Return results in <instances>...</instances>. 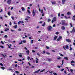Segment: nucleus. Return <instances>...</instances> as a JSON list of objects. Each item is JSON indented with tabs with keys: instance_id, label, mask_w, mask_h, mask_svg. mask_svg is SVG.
I'll return each instance as SVG.
<instances>
[{
	"instance_id": "nucleus-11",
	"label": "nucleus",
	"mask_w": 75,
	"mask_h": 75,
	"mask_svg": "<svg viewBox=\"0 0 75 75\" xmlns=\"http://www.w3.org/2000/svg\"><path fill=\"white\" fill-rule=\"evenodd\" d=\"M65 27L64 26H62V29L63 30H65Z\"/></svg>"
},
{
	"instance_id": "nucleus-24",
	"label": "nucleus",
	"mask_w": 75,
	"mask_h": 75,
	"mask_svg": "<svg viewBox=\"0 0 75 75\" xmlns=\"http://www.w3.org/2000/svg\"><path fill=\"white\" fill-rule=\"evenodd\" d=\"M19 57L21 58V57H23V56L21 54H19Z\"/></svg>"
},
{
	"instance_id": "nucleus-37",
	"label": "nucleus",
	"mask_w": 75,
	"mask_h": 75,
	"mask_svg": "<svg viewBox=\"0 0 75 75\" xmlns=\"http://www.w3.org/2000/svg\"><path fill=\"white\" fill-rule=\"evenodd\" d=\"M19 44L20 45L21 44H23V42H22V41H21V42L19 43Z\"/></svg>"
},
{
	"instance_id": "nucleus-63",
	"label": "nucleus",
	"mask_w": 75,
	"mask_h": 75,
	"mask_svg": "<svg viewBox=\"0 0 75 75\" xmlns=\"http://www.w3.org/2000/svg\"><path fill=\"white\" fill-rule=\"evenodd\" d=\"M61 16H64V14H61Z\"/></svg>"
},
{
	"instance_id": "nucleus-12",
	"label": "nucleus",
	"mask_w": 75,
	"mask_h": 75,
	"mask_svg": "<svg viewBox=\"0 0 75 75\" xmlns=\"http://www.w3.org/2000/svg\"><path fill=\"white\" fill-rule=\"evenodd\" d=\"M51 3L52 4H56V2H55V1H54L53 2L52 1Z\"/></svg>"
},
{
	"instance_id": "nucleus-17",
	"label": "nucleus",
	"mask_w": 75,
	"mask_h": 75,
	"mask_svg": "<svg viewBox=\"0 0 75 75\" xmlns=\"http://www.w3.org/2000/svg\"><path fill=\"white\" fill-rule=\"evenodd\" d=\"M8 30H9V28H6L5 30V31H8Z\"/></svg>"
},
{
	"instance_id": "nucleus-25",
	"label": "nucleus",
	"mask_w": 75,
	"mask_h": 75,
	"mask_svg": "<svg viewBox=\"0 0 75 75\" xmlns=\"http://www.w3.org/2000/svg\"><path fill=\"white\" fill-rule=\"evenodd\" d=\"M22 11H24V10H25V9H24V7H22Z\"/></svg>"
},
{
	"instance_id": "nucleus-55",
	"label": "nucleus",
	"mask_w": 75,
	"mask_h": 75,
	"mask_svg": "<svg viewBox=\"0 0 75 75\" xmlns=\"http://www.w3.org/2000/svg\"><path fill=\"white\" fill-rule=\"evenodd\" d=\"M70 71H71V72H73V69H71L70 70Z\"/></svg>"
},
{
	"instance_id": "nucleus-22",
	"label": "nucleus",
	"mask_w": 75,
	"mask_h": 75,
	"mask_svg": "<svg viewBox=\"0 0 75 75\" xmlns=\"http://www.w3.org/2000/svg\"><path fill=\"white\" fill-rule=\"evenodd\" d=\"M22 42H23V43H25V42H27V41H26V40H23V41Z\"/></svg>"
},
{
	"instance_id": "nucleus-60",
	"label": "nucleus",
	"mask_w": 75,
	"mask_h": 75,
	"mask_svg": "<svg viewBox=\"0 0 75 75\" xmlns=\"http://www.w3.org/2000/svg\"><path fill=\"white\" fill-rule=\"evenodd\" d=\"M46 48H47V49H49V48H50L48 46H46Z\"/></svg>"
},
{
	"instance_id": "nucleus-61",
	"label": "nucleus",
	"mask_w": 75,
	"mask_h": 75,
	"mask_svg": "<svg viewBox=\"0 0 75 75\" xmlns=\"http://www.w3.org/2000/svg\"><path fill=\"white\" fill-rule=\"evenodd\" d=\"M64 69H61V71H64Z\"/></svg>"
},
{
	"instance_id": "nucleus-44",
	"label": "nucleus",
	"mask_w": 75,
	"mask_h": 75,
	"mask_svg": "<svg viewBox=\"0 0 75 75\" xmlns=\"http://www.w3.org/2000/svg\"><path fill=\"white\" fill-rule=\"evenodd\" d=\"M34 41V40H31V44H33V41Z\"/></svg>"
},
{
	"instance_id": "nucleus-26",
	"label": "nucleus",
	"mask_w": 75,
	"mask_h": 75,
	"mask_svg": "<svg viewBox=\"0 0 75 75\" xmlns=\"http://www.w3.org/2000/svg\"><path fill=\"white\" fill-rule=\"evenodd\" d=\"M42 54H45V51H43V53H41Z\"/></svg>"
},
{
	"instance_id": "nucleus-3",
	"label": "nucleus",
	"mask_w": 75,
	"mask_h": 75,
	"mask_svg": "<svg viewBox=\"0 0 75 75\" xmlns=\"http://www.w3.org/2000/svg\"><path fill=\"white\" fill-rule=\"evenodd\" d=\"M57 21V18L56 17H54L53 18V20L52 21V23H53L54 21Z\"/></svg>"
},
{
	"instance_id": "nucleus-28",
	"label": "nucleus",
	"mask_w": 75,
	"mask_h": 75,
	"mask_svg": "<svg viewBox=\"0 0 75 75\" xmlns=\"http://www.w3.org/2000/svg\"><path fill=\"white\" fill-rule=\"evenodd\" d=\"M56 34L58 35V34H59V32H56L55 33Z\"/></svg>"
},
{
	"instance_id": "nucleus-41",
	"label": "nucleus",
	"mask_w": 75,
	"mask_h": 75,
	"mask_svg": "<svg viewBox=\"0 0 75 75\" xmlns=\"http://www.w3.org/2000/svg\"><path fill=\"white\" fill-rule=\"evenodd\" d=\"M21 21H19L18 23V24H20L21 23Z\"/></svg>"
},
{
	"instance_id": "nucleus-47",
	"label": "nucleus",
	"mask_w": 75,
	"mask_h": 75,
	"mask_svg": "<svg viewBox=\"0 0 75 75\" xmlns=\"http://www.w3.org/2000/svg\"><path fill=\"white\" fill-rule=\"evenodd\" d=\"M32 52H33V53H34V52H35V51L34 50H32Z\"/></svg>"
},
{
	"instance_id": "nucleus-18",
	"label": "nucleus",
	"mask_w": 75,
	"mask_h": 75,
	"mask_svg": "<svg viewBox=\"0 0 75 75\" xmlns=\"http://www.w3.org/2000/svg\"><path fill=\"white\" fill-rule=\"evenodd\" d=\"M66 49H68V48H69V47L68 45H66Z\"/></svg>"
},
{
	"instance_id": "nucleus-49",
	"label": "nucleus",
	"mask_w": 75,
	"mask_h": 75,
	"mask_svg": "<svg viewBox=\"0 0 75 75\" xmlns=\"http://www.w3.org/2000/svg\"><path fill=\"white\" fill-rule=\"evenodd\" d=\"M61 39H60L59 38H58V39H57V41H59Z\"/></svg>"
},
{
	"instance_id": "nucleus-15",
	"label": "nucleus",
	"mask_w": 75,
	"mask_h": 75,
	"mask_svg": "<svg viewBox=\"0 0 75 75\" xmlns=\"http://www.w3.org/2000/svg\"><path fill=\"white\" fill-rule=\"evenodd\" d=\"M17 25H16L14 26H13V28H17Z\"/></svg>"
},
{
	"instance_id": "nucleus-21",
	"label": "nucleus",
	"mask_w": 75,
	"mask_h": 75,
	"mask_svg": "<svg viewBox=\"0 0 75 75\" xmlns=\"http://www.w3.org/2000/svg\"><path fill=\"white\" fill-rule=\"evenodd\" d=\"M42 25L43 27H44V26H45V23L44 22L43 23V24Z\"/></svg>"
},
{
	"instance_id": "nucleus-50",
	"label": "nucleus",
	"mask_w": 75,
	"mask_h": 75,
	"mask_svg": "<svg viewBox=\"0 0 75 75\" xmlns=\"http://www.w3.org/2000/svg\"><path fill=\"white\" fill-rule=\"evenodd\" d=\"M0 47H1V48H4V47H3V46L2 45H0Z\"/></svg>"
},
{
	"instance_id": "nucleus-40",
	"label": "nucleus",
	"mask_w": 75,
	"mask_h": 75,
	"mask_svg": "<svg viewBox=\"0 0 75 75\" xmlns=\"http://www.w3.org/2000/svg\"><path fill=\"white\" fill-rule=\"evenodd\" d=\"M1 55H2V56H3V57H4V58H6V57H5V56H4V54H1Z\"/></svg>"
},
{
	"instance_id": "nucleus-27",
	"label": "nucleus",
	"mask_w": 75,
	"mask_h": 75,
	"mask_svg": "<svg viewBox=\"0 0 75 75\" xmlns=\"http://www.w3.org/2000/svg\"><path fill=\"white\" fill-rule=\"evenodd\" d=\"M59 38L61 40V39H62V36H60L59 37Z\"/></svg>"
},
{
	"instance_id": "nucleus-31",
	"label": "nucleus",
	"mask_w": 75,
	"mask_h": 75,
	"mask_svg": "<svg viewBox=\"0 0 75 75\" xmlns=\"http://www.w3.org/2000/svg\"><path fill=\"white\" fill-rule=\"evenodd\" d=\"M0 65H1L2 67H4V66H3V64L1 63H0Z\"/></svg>"
},
{
	"instance_id": "nucleus-7",
	"label": "nucleus",
	"mask_w": 75,
	"mask_h": 75,
	"mask_svg": "<svg viewBox=\"0 0 75 75\" xmlns=\"http://www.w3.org/2000/svg\"><path fill=\"white\" fill-rule=\"evenodd\" d=\"M32 14H33V16H35V12H34V9H33Z\"/></svg>"
},
{
	"instance_id": "nucleus-53",
	"label": "nucleus",
	"mask_w": 75,
	"mask_h": 75,
	"mask_svg": "<svg viewBox=\"0 0 75 75\" xmlns=\"http://www.w3.org/2000/svg\"><path fill=\"white\" fill-rule=\"evenodd\" d=\"M18 61H20L21 62V61H22L21 60V59H18Z\"/></svg>"
},
{
	"instance_id": "nucleus-32",
	"label": "nucleus",
	"mask_w": 75,
	"mask_h": 75,
	"mask_svg": "<svg viewBox=\"0 0 75 75\" xmlns=\"http://www.w3.org/2000/svg\"><path fill=\"white\" fill-rule=\"evenodd\" d=\"M27 11L29 14H30V10H28Z\"/></svg>"
},
{
	"instance_id": "nucleus-57",
	"label": "nucleus",
	"mask_w": 75,
	"mask_h": 75,
	"mask_svg": "<svg viewBox=\"0 0 75 75\" xmlns=\"http://www.w3.org/2000/svg\"><path fill=\"white\" fill-rule=\"evenodd\" d=\"M11 22H10L9 23V25H11Z\"/></svg>"
},
{
	"instance_id": "nucleus-6",
	"label": "nucleus",
	"mask_w": 75,
	"mask_h": 75,
	"mask_svg": "<svg viewBox=\"0 0 75 75\" xmlns=\"http://www.w3.org/2000/svg\"><path fill=\"white\" fill-rule=\"evenodd\" d=\"M66 40L67 42H71V40L69 39H66Z\"/></svg>"
},
{
	"instance_id": "nucleus-19",
	"label": "nucleus",
	"mask_w": 75,
	"mask_h": 75,
	"mask_svg": "<svg viewBox=\"0 0 75 75\" xmlns=\"http://www.w3.org/2000/svg\"><path fill=\"white\" fill-rule=\"evenodd\" d=\"M8 16H10V15H11L10 12H8Z\"/></svg>"
},
{
	"instance_id": "nucleus-16",
	"label": "nucleus",
	"mask_w": 75,
	"mask_h": 75,
	"mask_svg": "<svg viewBox=\"0 0 75 75\" xmlns=\"http://www.w3.org/2000/svg\"><path fill=\"white\" fill-rule=\"evenodd\" d=\"M50 21H51V19L50 18H48L47 20L48 23H49V22H50Z\"/></svg>"
},
{
	"instance_id": "nucleus-9",
	"label": "nucleus",
	"mask_w": 75,
	"mask_h": 75,
	"mask_svg": "<svg viewBox=\"0 0 75 75\" xmlns=\"http://www.w3.org/2000/svg\"><path fill=\"white\" fill-rule=\"evenodd\" d=\"M66 1V0H62V3L63 4H65V2Z\"/></svg>"
},
{
	"instance_id": "nucleus-39",
	"label": "nucleus",
	"mask_w": 75,
	"mask_h": 75,
	"mask_svg": "<svg viewBox=\"0 0 75 75\" xmlns=\"http://www.w3.org/2000/svg\"><path fill=\"white\" fill-rule=\"evenodd\" d=\"M8 37V36H7V35H5V36H4V38H7Z\"/></svg>"
},
{
	"instance_id": "nucleus-48",
	"label": "nucleus",
	"mask_w": 75,
	"mask_h": 75,
	"mask_svg": "<svg viewBox=\"0 0 75 75\" xmlns=\"http://www.w3.org/2000/svg\"><path fill=\"white\" fill-rule=\"evenodd\" d=\"M53 74L54 75H57V74L56 73H53Z\"/></svg>"
},
{
	"instance_id": "nucleus-29",
	"label": "nucleus",
	"mask_w": 75,
	"mask_h": 75,
	"mask_svg": "<svg viewBox=\"0 0 75 75\" xmlns=\"http://www.w3.org/2000/svg\"><path fill=\"white\" fill-rule=\"evenodd\" d=\"M71 64H72V63H74V64H75V62L74 61H72L71 62Z\"/></svg>"
},
{
	"instance_id": "nucleus-62",
	"label": "nucleus",
	"mask_w": 75,
	"mask_h": 75,
	"mask_svg": "<svg viewBox=\"0 0 75 75\" xmlns=\"http://www.w3.org/2000/svg\"><path fill=\"white\" fill-rule=\"evenodd\" d=\"M1 44H4V43L3 42V41H1Z\"/></svg>"
},
{
	"instance_id": "nucleus-59",
	"label": "nucleus",
	"mask_w": 75,
	"mask_h": 75,
	"mask_svg": "<svg viewBox=\"0 0 75 75\" xmlns=\"http://www.w3.org/2000/svg\"><path fill=\"white\" fill-rule=\"evenodd\" d=\"M2 11H3V9H1V11H0V13H1Z\"/></svg>"
},
{
	"instance_id": "nucleus-13",
	"label": "nucleus",
	"mask_w": 75,
	"mask_h": 75,
	"mask_svg": "<svg viewBox=\"0 0 75 75\" xmlns=\"http://www.w3.org/2000/svg\"><path fill=\"white\" fill-rule=\"evenodd\" d=\"M58 38V36H56L54 37V40H57V38Z\"/></svg>"
},
{
	"instance_id": "nucleus-10",
	"label": "nucleus",
	"mask_w": 75,
	"mask_h": 75,
	"mask_svg": "<svg viewBox=\"0 0 75 75\" xmlns=\"http://www.w3.org/2000/svg\"><path fill=\"white\" fill-rule=\"evenodd\" d=\"M26 52L28 55H29L30 54V51L29 50H27L26 51Z\"/></svg>"
},
{
	"instance_id": "nucleus-8",
	"label": "nucleus",
	"mask_w": 75,
	"mask_h": 75,
	"mask_svg": "<svg viewBox=\"0 0 75 75\" xmlns=\"http://www.w3.org/2000/svg\"><path fill=\"white\" fill-rule=\"evenodd\" d=\"M40 71H41V69H39L38 70L35 71L34 72V73L35 74L37 73H38V72H40Z\"/></svg>"
},
{
	"instance_id": "nucleus-56",
	"label": "nucleus",
	"mask_w": 75,
	"mask_h": 75,
	"mask_svg": "<svg viewBox=\"0 0 75 75\" xmlns=\"http://www.w3.org/2000/svg\"><path fill=\"white\" fill-rule=\"evenodd\" d=\"M30 58V57H28V60H29Z\"/></svg>"
},
{
	"instance_id": "nucleus-34",
	"label": "nucleus",
	"mask_w": 75,
	"mask_h": 75,
	"mask_svg": "<svg viewBox=\"0 0 75 75\" xmlns=\"http://www.w3.org/2000/svg\"><path fill=\"white\" fill-rule=\"evenodd\" d=\"M15 72L17 74H19V72H18V71H16Z\"/></svg>"
},
{
	"instance_id": "nucleus-52",
	"label": "nucleus",
	"mask_w": 75,
	"mask_h": 75,
	"mask_svg": "<svg viewBox=\"0 0 75 75\" xmlns=\"http://www.w3.org/2000/svg\"><path fill=\"white\" fill-rule=\"evenodd\" d=\"M11 18L13 20H14V17H11Z\"/></svg>"
},
{
	"instance_id": "nucleus-46",
	"label": "nucleus",
	"mask_w": 75,
	"mask_h": 75,
	"mask_svg": "<svg viewBox=\"0 0 75 75\" xmlns=\"http://www.w3.org/2000/svg\"><path fill=\"white\" fill-rule=\"evenodd\" d=\"M70 24L71 25V27H73V25H72V23H70Z\"/></svg>"
},
{
	"instance_id": "nucleus-54",
	"label": "nucleus",
	"mask_w": 75,
	"mask_h": 75,
	"mask_svg": "<svg viewBox=\"0 0 75 75\" xmlns=\"http://www.w3.org/2000/svg\"><path fill=\"white\" fill-rule=\"evenodd\" d=\"M28 64H29V65L30 66H31V64H30V63L28 62Z\"/></svg>"
},
{
	"instance_id": "nucleus-33",
	"label": "nucleus",
	"mask_w": 75,
	"mask_h": 75,
	"mask_svg": "<svg viewBox=\"0 0 75 75\" xmlns=\"http://www.w3.org/2000/svg\"><path fill=\"white\" fill-rule=\"evenodd\" d=\"M1 68L2 69H3V70H4V69H5V67H1Z\"/></svg>"
},
{
	"instance_id": "nucleus-51",
	"label": "nucleus",
	"mask_w": 75,
	"mask_h": 75,
	"mask_svg": "<svg viewBox=\"0 0 75 75\" xmlns=\"http://www.w3.org/2000/svg\"><path fill=\"white\" fill-rule=\"evenodd\" d=\"M43 9H42L41 10V13H43Z\"/></svg>"
},
{
	"instance_id": "nucleus-58",
	"label": "nucleus",
	"mask_w": 75,
	"mask_h": 75,
	"mask_svg": "<svg viewBox=\"0 0 75 75\" xmlns=\"http://www.w3.org/2000/svg\"><path fill=\"white\" fill-rule=\"evenodd\" d=\"M53 27H55V24H54V25H53Z\"/></svg>"
},
{
	"instance_id": "nucleus-38",
	"label": "nucleus",
	"mask_w": 75,
	"mask_h": 75,
	"mask_svg": "<svg viewBox=\"0 0 75 75\" xmlns=\"http://www.w3.org/2000/svg\"><path fill=\"white\" fill-rule=\"evenodd\" d=\"M64 18H66V19H68V18L66 16H64Z\"/></svg>"
},
{
	"instance_id": "nucleus-35",
	"label": "nucleus",
	"mask_w": 75,
	"mask_h": 75,
	"mask_svg": "<svg viewBox=\"0 0 75 75\" xmlns=\"http://www.w3.org/2000/svg\"><path fill=\"white\" fill-rule=\"evenodd\" d=\"M67 33L68 35H69V31H67Z\"/></svg>"
},
{
	"instance_id": "nucleus-42",
	"label": "nucleus",
	"mask_w": 75,
	"mask_h": 75,
	"mask_svg": "<svg viewBox=\"0 0 75 75\" xmlns=\"http://www.w3.org/2000/svg\"><path fill=\"white\" fill-rule=\"evenodd\" d=\"M65 48H66L65 46H63V48L64 50H66V49Z\"/></svg>"
},
{
	"instance_id": "nucleus-4",
	"label": "nucleus",
	"mask_w": 75,
	"mask_h": 75,
	"mask_svg": "<svg viewBox=\"0 0 75 75\" xmlns=\"http://www.w3.org/2000/svg\"><path fill=\"white\" fill-rule=\"evenodd\" d=\"M7 3L9 5H10L11 3V0H8Z\"/></svg>"
},
{
	"instance_id": "nucleus-5",
	"label": "nucleus",
	"mask_w": 75,
	"mask_h": 75,
	"mask_svg": "<svg viewBox=\"0 0 75 75\" xmlns=\"http://www.w3.org/2000/svg\"><path fill=\"white\" fill-rule=\"evenodd\" d=\"M75 32V28L74 27L73 28V29L72 30L70 31V33H74Z\"/></svg>"
},
{
	"instance_id": "nucleus-43",
	"label": "nucleus",
	"mask_w": 75,
	"mask_h": 75,
	"mask_svg": "<svg viewBox=\"0 0 75 75\" xmlns=\"http://www.w3.org/2000/svg\"><path fill=\"white\" fill-rule=\"evenodd\" d=\"M15 67L17 68V64H16V65L15 66Z\"/></svg>"
},
{
	"instance_id": "nucleus-30",
	"label": "nucleus",
	"mask_w": 75,
	"mask_h": 75,
	"mask_svg": "<svg viewBox=\"0 0 75 75\" xmlns=\"http://www.w3.org/2000/svg\"><path fill=\"white\" fill-rule=\"evenodd\" d=\"M48 61H49L50 62V61H51V60H52V59H48Z\"/></svg>"
},
{
	"instance_id": "nucleus-64",
	"label": "nucleus",
	"mask_w": 75,
	"mask_h": 75,
	"mask_svg": "<svg viewBox=\"0 0 75 75\" xmlns=\"http://www.w3.org/2000/svg\"><path fill=\"white\" fill-rule=\"evenodd\" d=\"M58 16L59 17H60V13H59L58 14Z\"/></svg>"
},
{
	"instance_id": "nucleus-23",
	"label": "nucleus",
	"mask_w": 75,
	"mask_h": 75,
	"mask_svg": "<svg viewBox=\"0 0 75 75\" xmlns=\"http://www.w3.org/2000/svg\"><path fill=\"white\" fill-rule=\"evenodd\" d=\"M64 60H63L62 61V65L64 64Z\"/></svg>"
},
{
	"instance_id": "nucleus-45",
	"label": "nucleus",
	"mask_w": 75,
	"mask_h": 75,
	"mask_svg": "<svg viewBox=\"0 0 75 75\" xmlns=\"http://www.w3.org/2000/svg\"><path fill=\"white\" fill-rule=\"evenodd\" d=\"M42 17H44V13H42Z\"/></svg>"
},
{
	"instance_id": "nucleus-14",
	"label": "nucleus",
	"mask_w": 75,
	"mask_h": 75,
	"mask_svg": "<svg viewBox=\"0 0 75 75\" xmlns=\"http://www.w3.org/2000/svg\"><path fill=\"white\" fill-rule=\"evenodd\" d=\"M67 15H71V12H68L67 13Z\"/></svg>"
},
{
	"instance_id": "nucleus-2",
	"label": "nucleus",
	"mask_w": 75,
	"mask_h": 75,
	"mask_svg": "<svg viewBox=\"0 0 75 75\" xmlns=\"http://www.w3.org/2000/svg\"><path fill=\"white\" fill-rule=\"evenodd\" d=\"M53 28L51 27V26L49 25L47 27V30L48 31H52V29Z\"/></svg>"
},
{
	"instance_id": "nucleus-36",
	"label": "nucleus",
	"mask_w": 75,
	"mask_h": 75,
	"mask_svg": "<svg viewBox=\"0 0 75 75\" xmlns=\"http://www.w3.org/2000/svg\"><path fill=\"white\" fill-rule=\"evenodd\" d=\"M60 56H61V57H64V55H63L62 54L60 53Z\"/></svg>"
},
{
	"instance_id": "nucleus-1",
	"label": "nucleus",
	"mask_w": 75,
	"mask_h": 75,
	"mask_svg": "<svg viewBox=\"0 0 75 75\" xmlns=\"http://www.w3.org/2000/svg\"><path fill=\"white\" fill-rule=\"evenodd\" d=\"M62 25H68V23H66L65 22H65V20H63V21H62Z\"/></svg>"
},
{
	"instance_id": "nucleus-20",
	"label": "nucleus",
	"mask_w": 75,
	"mask_h": 75,
	"mask_svg": "<svg viewBox=\"0 0 75 75\" xmlns=\"http://www.w3.org/2000/svg\"><path fill=\"white\" fill-rule=\"evenodd\" d=\"M64 59H66V60H68V57H64Z\"/></svg>"
}]
</instances>
